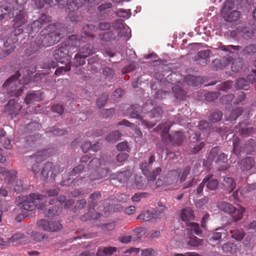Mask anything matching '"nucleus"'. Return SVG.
I'll list each match as a JSON object with an SVG mask.
<instances>
[{"mask_svg":"<svg viewBox=\"0 0 256 256\" xmlns=\"http://www.w3.org/2000/svg\"><path fill=\"white\" fill-rule=\"evenodd\" d=\"M52 18L50 16L44 14H42L38 20H34L32 24L29 32L30 34L37 32L44 24L50 22Z\"/></svg>","mask_w":256,"mask_h":256,"instance_id":"17","label":"nucleus"},{"mask_svg":"<svg viewBox=\"0 0 256 256\" xmlns=\"http://www.w3.org/2000/svg\"><path fill=\"white\" fill-rule=\"evenodd\" d=\"M185 137L184 135V132H176L173 135H168V142L172 143V144H181Z\"/></svg>","mask_w":256,"mask_h":256,"instance_id":"29","label":"nucleus"},{"mask_svg":"<svg viewBox=\"0 0 256 256\" xmlns=\"http://www.w3.org/2000/svg\"><path fill=\"white\" fill-rule=\"evenodd\" d=\"M220 48L222 50L230 52V53H232L231 50H241L240 54L244 56L252 55L256 53V44H249L242 49L241 46L234 45L222 46Z\"/></svg>","mask_w":256,"mask_h":256,"instance_id":"11","label":"nucleus"},{"mask_svg":"<svg viewBox=\"0 0 256 256\" xmlns=\"http://www.w3.org/2000/svg\"><path fill=\"white\" fill-rule=\"evenodd\" d=\"M210 54L209 50H202L198 52L195 60L200 64H206L210 62Z\"/></svg>","mask_w":256,"mask_h":256,"instance_id":"28","label":"nucleus"},{"mask_svg":"<svg viewBox=\"0 0 256 256\" xmlns=\"http://www.w3.org/2000/svg\"><path fill=\"white\" fill-rule=\"evenodd\" d=\"M68 0H66V4L67 9L69 10L68 16L72 22H80L82 20V18L81 16L79 15L76 11L78 10H72L68 8Z\"/></svg>","mask_w":256,"mask_h":256,"instance_id":"40","label":"nucleus"},{"mask_svg":"<svg viewBox=\"0 0 256 256\" xmlns=\"http://www.w3.org/2000/svg\"><path fill=\"white\" fill-rule=\"evenodd\" d=\"M20 76V71H17L3 84V90L9 96L18 97L23 92L22 86L18 80Z\"/></svg>","mask_w":256,"mask_h":256,"instance_id":"5","label":"nucleus"},{"mask_svg":"<svg viewBox=\"0 0 256 256\" xmlns=\"http://www.w3.org/2000/svg\"><path fill=\"white\" fill-rule=\"evenodd\" d=\"M234 32L238 37L244 40L252 39L256 36V28L240 26Z\"/></svg>","mask_w":256,"mask_h":256,"instance_id":"16","label":"nucleus"},{"mask_svg":"<svg viewBox=\"0 0 256 256\" xmlns=\"http://www.w3.org/2000/svg\"><path fill=\"white\" fill-rule=\"evenodd\" d=\"M130 177V173L129 171H124L117 174L116 178L121 183L126 182Z\"/></svg>","mask_w":256,"mask_h":256,"instance_id":"51","label":"nucleus"},{"mask_svg":"<svg viewBox=\"0 0 256 256\" xmlns=\"http://www.w3.org/2000/svg\"><path fill=\"white\" fill-rule=\"evenodd\" d=\"M102 194L100 192L96 191L92 194L88 200L89 210H94L98 204V200L101 198Z\"/></svg>","mask_w":256,"mask_h":256,"instance_id":"31","label":"nucleus"},{"mask_svg":"<svg viewBox=\"0 0 256 256\" xmlns=\"http://www.w3.org/2000/svg\"><path fill=\"white\" fill-rule=\"evenodd\" d=\"M222 234L226 235L224 230L220 228H217L212 234L208 236L209 240L210 242L220 240Z\"/></svg>","mask_w":256,"mask_h":256,"instance_id":"43","label":"nucleus"},{"mask_svg":"<svg viewBox=\"0 0 256 256\" xmlns=\"http://www.w3.org/2000/svg\"><path fill=\"white\" fill-rule=\"evenodd\" d=\"M112 28L118 30V36L120 37L129 38L130 30L124 21L121 19L117 20L112 23Z\"/></svg>","mask_w":256,"mask_h":256,"instance_id":"15","label":"nucleus"},{"mask_svg":"<svg viewBox=\"0 0 256 256\" xmlns=\"http://www.w3.org/2000/svg\"><path fill=\"white\" fill-rule=\"evenodd\" d=\"M230 233L233 238L239 241L242 240L245 236V233L242 229H234L230 230Z\"/></svg>","mask_w":256,"mask_h":256,"instance_id":"49","label":"nucleus"},{"mask_svg":"<svg viewBox=\"0 0 256 256\" xmlns=\"http://www.w3.org/2000/svg\"><path fill=\"white\" fill-rule=\"evenodd\" d=\"M214 174H209L206 175L204 178H206V184L208 189L211 190H216L219 185V182L218 179L214 178Z\"/></svg>","mask_w":256,"mask_h":256,"instance_id":"30","label":"nucleus"},{"mask_svg":"<svg viewBox=\"0 0 256 256\" xmlns=\"http://www.w3.org/2000/svg\"><path fill=\"white\" fill-rule=\"evenodd\" d=\"M172 92L174 93V96L177 99H182L185 96V92L182 90L179 86H174L172 87Z\"/></svg>","mask_w":256,"mask_h":256,"instance_id":"52","label":"nucleus"},{"mask_svg":"<svg viewBox=\"0 0 256 256\" xmlns=\"http://www.w3.org/2000/svg\"><path fill=\"white\" fill-rule=\"evenodd\" d=\"M41 44H42V40L38 36L34 42L30 44L29 48L26 50V54L30 55L40 49L44 48Z\"/></svg>","mask_w":256,"mask_h":256,"instance_id":"32","label":"nucleus"},{"mask_svg":"<svg viewBox=\"0 0 256 256\" xmlns=\"http://www.w3.org/2000/svg\"><path fill=\"white\" fill-rule=\"evenodd\" d=\"M222 184L225 190H228L229 192H231L233 191L236 186L234 180L230 177L224 178L223 180Z\"/></svg>","mask_w":256,"mask_h":256,"instance_id":"41","label":"nucleus"},{"mask_svg":"<svg viewBox=\"0 0 256 256\" xmlns=\"http://www.w3.org/2000/svg\"><path fill=\"white\" fill-rule=\"evenodd\" d=\"M12 14L14 18L12 20L14 32L10 34V37L17 38L16 36L22 33L26 28L28 15L24 7L14 8Z\"/></svg>","mask_w":256,"mask_h":256,"instance_id":"3","label":"nucleus"},{"mask_svg":"<svg viewBox=\"0 0 256 256\" xmlns=\"http://www.w3.org/2000/svg\"><path fill=\"white\" fill-rule=\"evenodd\" d=\"M38 226L44 230L50 232V222L42 219L37 224Z\"/></svg>","mask_w":256,"mask_h":256,"instance_id":"56","label":"nucleus"},{"mask_svg":"<svg viewBox=\"0 0 256 256\" xmlns=\"http://www.w3.org/2000/svg\"><path fill=\"white\" fill-rule=\"evenodd\" d=\"M41 128V125L40 123L36 122H29L24 128L26 132H30L35 130H39Z\"/></svg>","mask_w":256,"mask_h":256,"instance_id":"46","label":"nucleus"},{"mask_svg":"<svg viewBox=\"0 0 256 256\" xmlns=\"http://www.w3.org/2000/svg\"><path fill=\"white\" fill-rule=\"evenodd\" d=\"M122 136V134L118 130L112 132L106 138V140L110 142H114L119 140Z\"/></svg>","mask_w":256,"mask_h":256,"instance_id":"47","label":"nucleus"},{"mask_svg":"<svg viewBox=\"0 0 256 256\" xmlns=\"http://www.w3.org/2000/svg\"><path fill=\"white\" fill-rule=\"evenodd\" d=\"M79 36L81 38H83V40L82 41L80 46L77 47V48H79L78 52L86 58L94 54L96 51L94 45L91 44H84L83 43L86 42V38L80 35Z\"/></svg>","mask_w":256,"mask_h":256,"instance_id":"20","label":"nucleus"},{"mask_svg":"<svg viewBox=\"0 0 256 256\" xmlns=\"http://www.w3.org/2000/svg\"><path fill=\"white\" fill-rule=\"evenodd\" d=\"M0 174L4 177L8 188L16 192L22 190V181L18 178V172L16 170H8L6 168L0 167Z\"/></svg>","mask_w":256,"mask_h":256,"instance_id":"4","label":"nucleus"},{"mask_svg":"<svg viewBox=\"0 0 256 256\" xmlns=\"http://www.w3.org/2000/svg\"><path fill=\"white\" fill-rule=\"evenodd\" d=\"M102 74L105 77L106 79L108 80L109 81L112 80L114 76V70L109 67H105L102 68Z\"/></svg>","mask_w":256,"mask_h":256,"instance_id":"50","label":"nucleus"},{"mask_svg":"<svg viewBox=\"0 0 256 256\" xmlns=\"http://www.w3.org/2000/svg\"><path fill=\"white\" fill-rule=\"evenodd\" d=\"M43 196L40 194H30L22 197L20 202V208L26 211H32L37 206V200L42 199Z\"/></svg>","mask_w":256,"mask_h":256,"instance_id":"8","label":"nucleus"},{"mask_svg":"<svg viewBox=\"0 0 256 256\" xmlns=\"http://www.w3.org/2000/svg\"><path fill=\"white\" fill-rule=\"evenodd\" d=\"M18 39L16 38L8 37L6 41L4 42V45L6 48H6L4 50H2L0 48V58L6 56L11 54L16 48L14 44L17 42Z\"/></svg>","mask_w":256,"mask_h":256,"instance_id":"22","label":"nucleus"},{"mask_svg":"<svg viewBox=\"0 0 256 256\" xmlns=\"http://www.w3.org/2000/svg\"><path fill=\"white\" fill-rule=\"evenodd\" d=\"M202 79L200 76L188 75L185 77L184 80L188 85L197 86L202 84Z\"/></svg>","mask_w":256,"mask_h":256,"instance_id":"36","label":"nucleus"},{"mask_svg":"<svg viewBox=\"0 0 256 256\" xmlns=\"http://www.w3.org/2000/svg\"><path fill=\"white\" fill-rule=\"evenodd\" d=\"M181 219L182 221L188 222L194 218V212L190 208H186L182 210Z\"/></svg>","mask_w":256,"mask_h":256,"instance_id":"35","label":"nucleus"},{"mask_svg":"<svg viewBox=\"0 0 256 256\" xmlns=\"http://www.w3.org/2000/svg\"><path fill=\"white\" fill-rule=\"evenodd\" d=\"M160 216V212L154 208L142 211L138 216V219L142 222H148L156 220Z\"/></svg>","mask_w":256,"mask_h":256,"instance_id":"19","label":"nucleus"},{"mask_svg":"<svg viewBox=\"0 0 256 256\" xmlns=\"http://www.w3.org/2000/svg\"><path fill=\"white\" fill-rule=\"evenodd\" d=\"M97 27L92 24H86L83 27V32L85 36L94 38L95 35L93 34L97 30Z\"/></svg>","mask_w":256,"mask_h":256,"instance_id":"42","label":"nucleus"},{"mask_svg":"<svg viewBox=\"0 0 256 256\" xmlns=\"http://www.w3.org/2000/svg\"><path fill=\"white\" fill-rule=\"evenodd\" d=\"M221 16L224 20L231 22L236 21L239 19L240 12L238 10H234L232 12H226L224 14H221Z\"/></svg>","mask_w":256,"mask_h":256,"instance_id":"33","label":"nucleus"},{"mask_svg":"<svg viewBox=\"0 0 256 256\" xmlns=\"http://www.w3.org/2000/svg\"><path fill=\"white\" fill-rule=\"evenodd\" d=\"M222 250L226 252H230L232 254H236L237 252V246L236 244L228 242L224 244L222 247Z\"/></svg>","mask_w":256,"mask_h":256,"instance_id":"44","label":"nucleus"},{"mask_svg":"<svg viewBox=\"0 0 256 256\" xmlns=\"http://www.w3.org/2000/svg\"><path fill=\"white\" fill-rule=\"evenodd\" d=\"M62 211V206L58 205L52 206V208L46 210L44 214L48 218H52L59 216Z\"/></svg>","mask_w":256,"mask_h":256,"instance_id":"34","label":"nucleus"},{"mask_svg":"<svg viewBox=\"0 0 256 256\" xmlns=\"http://www.w3.org/2000/svg\"><path fill=\"white\" fill-rule=\"evenodd\" d=\"M116 35L112 31L103 32L98 34V38L103 42H112L116 39Z\"/></svg>","mask_w":256,"mask_h":256,"instance_id":"39","label":"nucleus"},{"mask_svg":"<svg viewBox=\"0 0 256 256\" xmlns=\"http://www.w3.org/2000/svg\"><path fill=\"white\" fill-rule=\"evenodd\" d=\"M154 156L152 155L150 158L148 163L145 162H142L140 164V168L143 174L146 176L148 180L154 181L155 180L160 171V168H157L156 171H152V172L150 171V169L151 168V166L154 161Z\"/></svg>","mask_w":256,"mask_h":256,"instance_id":"13","label":"nucleus"},{"mask_svg":"<svg viewBox=\"0 0 256 256\" xmlns=\"http://www.w3.org/2000/svg\"><path fill=\"white\" fill-rule=\"evenodd\" d=\"M71 66H72V62H68L64 66L58 67L55 71L54 74L56 76L64 74L66 72L70 70Z\"/></svg>","mask_w":256,"mask_h":256,"instance_id":"53","label":"nucleus"},{"mask_svg":"<svg viewBox=\"0 0 256 256\" xmlns=\"http://www.w3.org/2000/svg\"><path fill=\"white\" fill-rule=\"evenodd\" d=\"M217 164V168L218 171H224L228 170L230 167L228 162V156L224 152L219 154L215 161Z\"/></svg>","mask_w":256,"mask_h":256,"instance_id":"24","label":"nucleus"},{"mask_svg":"<svg viewBox=\"0 0 256 256\" xmlns=\"http://www.w3.org/2000/svg\"><path fill=\"white\" fill-rule=\"evenodd\" d=\"M10 240L12 242H16L20 244H26L28 242L27 236L22 233H16L13 234Z\"/></svg>","mask_w":256,"mask_h":256,"instance_id":"38","label":"nucleus"},{"mask_svg":"<svg viewBox=\"0 0 256 256\" xmlns=\"http://www.w3.org/2000/svg\"><path fill=\"white\" fill-rule=\"evenodd\" d=\"M83 38L78 34H72L64 43L58 44L53 52V56L56 62L52 60L44 63V68L50 69L55 68L58 66V62L62 64L64 62V60H68L71 58L69 54L70 52H72L74 49H77L78 46H80Z\"/></svg>","mask_w":256,"mask_h":256,"instance_id":"1","label":"nucleus"},{"mask_svg":"<svg viewBox=\"0 0 256 256\" xmlns=\"http://www.w3.org/2000/svg\"><path fill=\"white\" fill-rule=\"evenodd\" d=\"M44 35V34L39 37L42 40V45L44 48L50 46L58 42L62 37V34L58 30H54Z\"/></svg>","mask_w":256,"mask_h":256,"instance_id":"12","label":"nucleus"},{"mask_svg":"<svg viewBox=\"0 0 256 256\" xmlns=\"http://www.w3.org/2000/svg\"><path fill=\"white\" fill-rule=\"evenodd\" d=\"M22 106L17 100L14 99L10 100L6 105V112L12 118L16 116L20 112Z\"/></svg>","mask_w":256,"mask_h":256,"instance_id":"18","label":"nucleus"},{"mask_svg":"<svg viewBox=\"0 0 256 256\" xmlns=\"http://www.w3.org/2000/svg\"><path fill=\"white\" fill-rule=\"evenodd\" d=\"M222 112L219 110H216L210 114V120L212 122H217L222 119Z\"/></svg>","mask_w":256,"mask_h":256,"instance_id":"54","label":"nucleus"},{"mask_svg":"<svg viewBox=\"0 0 256 256\" xmlns=\"http://www.w3.org/2000/svg\"><path fill=\"white\" fill-rule=\"evenodd\" d=\"M50 152H52V149L48 148L38 151L34 154H32L29 157L31 162H34L32 166V171L36 174L38 173L40 170V164L47 158L50 156Z\"/></svg>","mask_w":256,"mask_h":256,"instance_id":"6","label":"nucleus"},{"mask_svg":"<svg viewBox=\"0 0 256 256\" xmlns=\"http://www.w3.org/2000/svg\"><path fill=\"white\" fill-rule=\"evenodd\" d=\"M234 7V3L231 0H226L223 4L221 14H226V12H230Z\"/></svg>","mask_w":256,"mask_h":256,"instance_id":"62","label":"nucleus"},{"mask_svg":"<svg viewBox=\"0 0 256 256\" xmlns=\"http://www.w3.org/2000/svg\"><path fill=\"white\" fill-rule=\"evenodd\" d=\"M180 174V172L179 170L169 172L163 178L162 182L164 184L170 185L180 182L179 177Z\"/></svg>","mask_w":256,"mask_h":256,"instance_id":"23","label":"nucleus"},{"mask_svg":"<svg viewBox=\"0 0 256 256\" xmlns=\"http://www.w3.org/2000/svg\"><path fill=\"white\" fill-rule=\"evenodd\" d=\"M48 132L52 134L54 136H60L67 134L68 132L64 129L52 127L50 128Z\"/></svg>","mask_w":256,"mask_h":256,"instance_id":"61","label":"nucleus"},{"mask_svg":"<svg viewBox=\"0 0 256 256\" xmlns=\"http://www.w3.org/2000/svg\"><path fill=\"white\" fill-rule=\"evenodd\" d=\"M220 152V148L219 146H216L212 148L208 156V160L210 162H212L216 157L218 155Z\"/></svg>","mask_w":256,"mask_h":256,"instance_id":"60","label":"nucleus"},{"mask_svg":"<svg viewBox=\"0 0 256 256\" xmlns=\"http://www.w3.org/2000/svg\"><path fill=\"white\" fill-rule=\"evenodd\" d=\"M218 206L220 210L226 213L233 214L232 218L235 222L242 218L243 214L245 211L244 208L241 206H240V208L236 210V208L231 204L227 202H221Z\"/></svg>","mask_w":256,"mask_h":256,"instance_id":"9","label":"nucleus"},{"mask_svg":"<svg viewBox=\"0 0 256 256\" xmlns=\"http://www.w3.org/2000/svg\"><path fill=\"white\" fill-rule=\"evenodd\" d=\"M188 226L190 227L188 230L193 232L195 234L200 236L202 234V230L198 223L194 222H190Z\"/></svg>","mask_w":256,"mask_h":256,"instance_id":"48","label":"nucleus"},{"mask_svg":"<svg viewBox=\"0 0 256 256\" xmlns=\"http://www.w3.org/2000/svg\"><path fill=\"white\" fill-rule=\"evenodd\" d=\"M110 156H104L100 158H93L90 162L88 168L91 172L88 176L90 181L100 180L107 176L110 172V168L107 166L110 164Z\"/></svg>","mask_w":256,"mask_h":256,"instance_id":"2","label":"nucleus"},{"mask_svg":"<svg viewBox=\"0 0 256 256\" xmlns=\"http://www.w3.org/2000/svg\"><path fill=\"white\" fill-rule=\"evenodd\" d=\"M86 58L80 54L79 52L77 54L74 60L72 62V66L75 67L76 70H73L75 74H82L84 72V70L82 68H78V70L77 68L78 67L83 66L86 64L85 58Z\"/></svg>","mask_w":256,"mask_h":256,"instance_id":"25","label":"nucleus"},{"mask_svg":"<svg viewBox=\"0 0 256 256\" xmlns=\"http://www.w3.org/2000/svg\"><path fill=\"white\" fill-rule=\"evenodd\" d=\"M160 108H154V104L149 100L144 104L142 107L141 112H143L144 117L148 120V118H156L160 116Z\"/></svg>","mask_w":256,"mask_h":256,"instance_id":"14","label":"nucleus"},{"mask_svg":"<svg viewBox=\"0 0 256 256\" xmlns=\"http://www.w3.org/2000/svg\"><path fill=\"white\" fill-rule=\"evenodd\" d=\"M64 168H61L60 166L56 165L54 166L53 164L51 162H47L45 164L44 168L41 171L42 176L44 180L48 178L49 174H50V178L54 180L56 174L62 172Z\"/></svg>","mask_w":256,"mask_h":256,"instance_id":"10","label":"nucleus"},{"mask_svg":"<svg viewBox=\"0 0 256 256\" xmlns=\"http://www.w3.org/2000/svg\"><path fill=\"white\" fill-rule=\"evenodd\" d=\"M254 164V159L251 157H247L241 160L240 163V169L243 171L250 170Z\"/></svg>","mask_w":256,"mask_h":256,"instance_id":"37","label":"nucleus"},{"mask_svg":"<svg viewBox=\"0 0 256 256\" xmlns=\"http://www.w3.org/2000/svg\"><path fill=\"white\" fill-rule=\"evenodd\" d=\"M112 7L111 3H106L102 4L98 7V10L100 12V15H104V14L109 12V9Z\"/></svg>","mask_w":256,"mask_h":256,"instance_id":"58","label":"nucleus"},{"mask_svg":"<svg viewBox=\"0 0 256 256\" xmlns=\"http://www.w3.org/2000/svg\"><path fill=\"white\" fill-rule=\"evenodd\" d=\"M220 152V148L219 146H216L212 148L208 156V160L210 162H212L216 157L218 155Z\"/></svg>","mask_w":256,"mask_h":256,"instance_id":"59","label":"nucleus"},{"mask_svg":"<svg viewBox=\"0 0 256 256\" xmlns=\"http://www.w3.org/2000/svg\"><path fill=\"white\" fill-rule=\"evenodd\" d=\"M202 242L203 240L200 239L196 236H192L189 237L188 240L186 241V244L190 246L197 247L201 246Z\"/></svg>","mask_w":256,"mask_h":256,"instance_id":"45","label":"nucleus"},{"mask_svg":"<svg viewBox=\"0 0 256 256\" xmlns=\"http://www.w3.org/2000/svg\"><path fill=\"white\" fill-rule=\"evenodd\" d=\"M142 107L138 104H134L128 108V112L126 115L129 114L130 117L140 120V124L139 125H144L146 128H150L155 126L156 124L152 122H149L146 119H144V115L141 112Z\"/></svg>","mask_w":256,"mask_h":256,"instance_id":"7","label":"nucleus"},{"mask_svg":"<svg viewBox=\"0 0 256 256\" xmlns=\"http://www.w3.org/2000/svg\"><path fill=\"white\" fill-rule=\"evenodd\" d=\"M116 14L120 18H128L131 16V12L130 10L119 8L116 11Z\"/></svg>","mask_w":256,"mask_h":256,"instance_id":"55","label":"nucleus"},{"mask_svg":"<svg viewBox=\"0 0 256 256\" xmlns=\"http://www.w3.org/2000/svg\"><path fill=\"white\" fill-rule=\"evenodd\" d=\"M90 0H68V6L72 10H78L88 6ZM104 0H92L95 4H98Z\"/></svg>","mask_w":256,"mask_h":256,"instance_id":"21","label":"nucleus"},{"mask_svg":"<svg viewBox=\"0 0 256 256\" xmlns=\"http://www.w3.org/2000/svg\"><path fill=\"white\" fill-rule=\"evenodd\" d=\"M220 96L219 92H208L205 94V100L211 102L216 100Z\"/></svg>","mask_w":256,"mask_h":256,"instance_id":"64","label":"nucleus"},{"mask_svg":"<svg viewBox=\"0 0 256 256\" xmlns=\"http://www.w3.org/2000/svg\"><path fill=\"white\" fill-rule=\"evenodd\" d=\"M100 212H95L92 214L90 212L84 214L82 218V220H90L98 219L100 217Z\"/></svg>","mask_w":256,"mask_h":256,"instance_id":"63","label":"nucleus"},{"mask_svg":"<svg viewBox=\"0 0 256 256\" xmlns=\"http://www.w3.org/2000/svg\"><path fill=\"white\" fill-rule=\"evenodd\" d=\"M242 112V109L240 108H238L231 112L228 119L231 121L235 120Z\"/></svg>","mask_w":256,"mask_h":256,"instance_id":"57","label":"nucleus"},{"mask_svg":"<svg viewBox=\"0 0 256 256\" xmlns=\"http://www.w3.org/2000/svg\"><path fill=\"white\" fill-rule=\"evenodd\" d=\"M44 94L40 91H34L28 94L25 99L24 102L26 104L33 103L34 102H39L43 100Z\"/></svg>","mask_w":256,"mask_h":256,"instance_id":"27","label":"nucleus"},{"mask_svg":"<svg viewBox=\"0 0 256 256\" xmlns=\"http://www.w3.org/2000/svg\"><path fill=\"white\" fill-rule=\"evenodd\" d=\"M240 143V139L239 138L236 136L234 137L232 144H233V152L236 155H238L241 152H245L246 154L250 153L252 150V147L248 148L246 145H244V147H240L238 149L239 144Z\"/></svg>","mask_w":256,"mask_h":256,"instance_id":"26","label":"nucleus"}]
</instances>
